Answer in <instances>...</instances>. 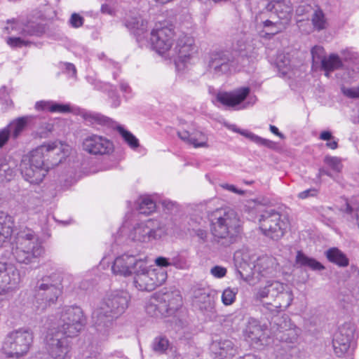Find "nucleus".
<instances>
[{
	"label": "nucleus",
	"instance_id": "nucleus-32",
	"mask_svg": "<svg viewBox=\"0 0 359 359\" xmlns=\"http://www.w3.org/2000/svg\"><path fill=\"white\" fill-rule=\"evenodd\" d=\"M163 299L165 302H167L165 311L169 315L177 311L182 305V297L178 292L165 294Z\"/></svg>",
	"mask_w": 359,
	"mask_h": 359
},
{
	"label": "nucleus",
	"instance_id": "nucleus-12",
	"mask_svg": "<svg viewBox=\"0 0 359 359\" xmlns=\"http://www.w3.org/2000/svg\"><path fill=\"white\" fill-rule=\"evenodd\" d=\"M208 69L216 76L230 74L236 69L234 57L228 50L213 51L209 56Z\"/></svg>",
	"mask_w": 359,
	"mask_h": 359
},
{
	"label": "nucleus",
	"instance_id": "nucleus-45",
	"mask_svg": "<svg viewBox=\"0 0 359 359\" xmlns=\"http://www.w3.org/2000/svg\"><path fill=\"white\" fill-rule=\"evenodd\" d=\"M313 65L320 64L322 60L326 57L325 50L320 46H315L311 50Z\"/></svg>",
	"mask_w": 359,
	"mask_h": 359
},
{
	"label": "nucleus",
	"instance_id": "nucleus-7",
	"mask_svg": "<svg viewBox=\"0 0 359 359\" xmlns=\"http://www.w3.org/2000/svg\"><path fill=\"white\" fill-rule=\"evenodd\" d=\"M62 284L60 276L51 274L39 280L35 286V298L39 303V309H46L48 306L56 302L62 292Z\"/></svg>",
	"mask_w": 359,
	"mask_h": 359
},
{
	"label": "nucleus",
	"instance_id": "nucleus-27",
	"mask_svg": "<svg viewBox=\"0 0 359 359\" xmlns=\"http://www.w3.org/2000/svg\"><path fill=\"white\" fill-rule=\"evenodd\" d=\"M229 129L232 131L239 133L246 138L250 140L254 143L259 146H263L269 149H274L276 147V143L270 140L259 137L253 133L247 130H243L238 128L236 125H231L229 126Z\"/></svg>",
	"mask_w": 359,
	"mask_h": 359
},
{
	"label": "nucleus",
	"instance_id": "nucleus-62",
	"mask_svg": "<svg viewBox=\"0 0 359 359\" xmlns=\"http://www.w3.org/2000/svg\"><path fill=\"white\" fill-rule=\"evenodd\" d=\"M51 101H39L36 102L35 104V108L38 111H50V108L51 106Z\"/></svg>",
	"mask_w": 359,
	"mask_h": 359
},
{
	"label": "nucleus",
	"instance_id": "nucleus-25",
	"mask_svg": "<svg viewBox=\"0 0 359 359\" xmlns=\"http://www.w3.org/2000/svg\"><path fill=\"white\" fill-rule=\"evenodd\" d=\"M210 349L215 355L219 357V359L231 358L238 353V346L232 340L227 339L214 341Z\"/></svg>",
	"mask_w": 359,
	"mask_h": 359
},
{
	"label": "nucleus",
	"instance_id": "nucleus-6",
	"mask_svg": "<svg viewBox=\"0 0 359 359\" xmlns=\"http://www.w3.org/2000/svg\"><path fill=\"white\" fill-rule=\"evenodd\" d=\"M212 222V233L224 246L236 242L241 231V221L233 210L224 211L223 214Z\"/></svg>",
	"mask_w": 359,
	"mask_h": 359
},
{
	"label": "nucleus",
	"instance_id": "nucleus-61",
	"mask_svg": "<svg viewBox=\"0 0 359 359\" xmlns=\"http://www.w3.org/2000/svg\"><path fill=\"white\" fill-rule=\"evenodd\" d=\"M10 136L8 128L0 130V148L8 141Z\"/></svg>",
	"mask_w": 359,
	"mask_h": 359
},
{
	"label": "nucleus",
	"instance_id": "nucleus-8",
	"mask_svg": "<svg viewBox=\"0 0 359 359\" xmlns=\"http://www.w3.org/2000/svg\"><path fill=\"white\" fill-rule=\"evenodd\" d=\"M144 269L134 271L133 285L140 291H152L161 285L167 279V272L164 269H149L147 258L144 260Z\"/></svg>",
	"mask_w": 359,
	"mask_h": 359
},
{
	"label": "nucleus",
	"instance_id": "nucleus-52",
	"mask_svg": "<svg viewBox=\"0 0 359 359\" xmlns=\"http://www.w3.org/2000/svg\"><path fill=\"white\" fill-rule=\"evenodd\" d=\"M69 23L70 26L73 28H79L83 26L84 23V18L76 13H74L72 14Z\"/></svg>",
	"mask_w": 359,
	"mask_h": 359
},
{
	"label": "nucleus",
	"instance_id": "nucleus-54",
	"mask_svg": "<svg viewBox=\"0 0 359 359\" xmlns=\"http://www.w3.org/2000/svg\"><path fill=\"white\" fill-rule=\"evenodd\" d=\"M227 269L226 268L216 265L211 268L210 274L216 278H222L226 275Z\"/></svg>",
	"mask_w": 359,
	"mask_h": 359
},
{
	"label": "nucleus",
	"instance_id": "nucleus-9",
	"mask_svg": "<svg viewBox=\"0 0 359 359\" xmlns=\"http://www.w3.org/2000/svg\"><path fill=\"white\" fill-rule=\"evenodd\" d=\"M259 222L263 234L276 241L284 236L288 226L287 218L275 210L266 211Z\"/></svg>",
	"mask_w": 359,
	"mask_h": 359
},
{
	"label": "nucleus",
	"instance_id": "nucleus-11",
	"mask_svg": "<svg viewBox=\"0 0 359 359\" xmlns=\"http://www.w3.org/2000/svg\"><path fill=\"white\" fill-rule=\"evenodd\" d=\"M165 234V229L156 220L148 219L137 224L130 233V237L135 241L149 242L161 238Z\"/></svg>",
	"mask_w": 359,
	"mask_h": 359
},
{
	"label": "nucleus",
	"instance_id": "nucleus-17",
	"mask_svg": "<svg viewBox=\"0 0 359 359\" xmlns=\"http://www.w3.org/2000/svg\"><path fill=\"white\" fill-rule=\"evenodd\" d=\"M175 33L172 28L157 25L151 32V43L154 49L159 54H163L170 50Z\"/></svg>",
	"mask_w": 359,
	"mask_h": 359
},
{
	"label": "nucleus",
	"instance_id": "nucleus-55",
	"mask_svg": "<svg viewBox=\"0 0 359 359\" xmlns=\"http://www.w3.org/2000/svg\"><path fill=\"white\" fill-rule=\"evenodd\" d=\"M343 94L349 98H359V85L353 88H342Z\"/></svg>",
	"mask_w": 359,
	"mask_h": 359
},
{
	"label": "nucleus",
	"instance_id": "nucleus-23",
	"mask_svg": "<svg viewBox=\"0 0 359 359\" xmlns=\"http://www.w3.org/2000/svg\"><path fill=\"white\" fill-rule=\"evenodd\" d=\"M7 23L9 26L6 27V29L11 34L13 32H15L18 34L24 36H39L44 32L43 26L36 22H27V23H24L19 20H8Z\"/></svg>",
	"mask_w": 359,
	"mask_h": 359
},
{
	"label": "nucleus",
	"instance_id": "nucleus-48",
	"mask_svg": "<svg viewBox=\"0 0 359 359\" xmlns=\"http://www.w3.org/2000/svg\"><path fill=\"white\" fill-rule=\"evenodd\" d=\"M270 288L268 287L267 284L264 287H259L254 290L253 292V299L256 302H261L263 299L267 297L269 294Z\"/></svg>",
	"mask_w": 359,
	"mask_h": 359
},
{
	"label": "nucleus",
	"instance_id": "nucleus-36",
	"mask_svg": "<svg viewBox=\"0 0 359 359\" xmlns=\"http://www.w3.org/2000/svg\"><path fill=\"white\" fill-rule=\"evenodd\" d=\"M8 220L7 215L0 211V246H2L13 233V228Z\"/></svg>",
	"mask_w": 359,
	"mask_h": 359
},
{
	"label": "nucleus",
	"instance_id": "nucleus-13",
	"mask_svg": "<svg viewBox=\"0 0 359 359\" xmlns=\"http://www.w3.org/2000/svg\"><path fill=\"white\" fill-rule=\"evenodd\" d=\"M68 338L50 329L46 337V349L52 358L65 359L69 357L72 345Z\"/></svg>",
	"mask_w": 359,
	"mask_h": 359
},
{
	"label": "nucleus",
	"instance_id": "nucleus-42",
	"mask_svg": "<svg viewBox=\"0 0 359 359\" xmlns=\"http://www.w3.org/2000/svg\"><path fill=\"white\" fill-rule=\"evenodd\" d=\"M116 128L123 140L130 147L135 149L139 147V140L130 131L126 130L121 126H118Z\"/></svg>",
	"mask_w": 359,
	"mask_h": 359
},
{
	"label": "nucleus",
	"instance_id": "nucleus-1",
	"mask_svg": "<svg viewBox=\"0 0 359 359\" xmlns=\"http://www.w3.org/2000/svg\"><path fill=\"white\" fill-rule=\"evenodd\" d=\"M55 143L41 145L22 157L20 165L24 180L31 184H41L50 169L62 161Z\"/></svg>",
	"mask_w": 359,
	"mask_h": 359
},
{
	"label": "nucleus",
	"instance_id": "nucleus-31",
	"mask_svg": "<svg viewBox=\"0 0 359 359\" xmlns=\"http://www.w3.org/2000/svg\"><path fill=\"white\" fill-rule=\"evenodd\" d=\"M295 262L299 266H307L312 271H323L325 267L318 260L313 257L306 256L302 251H298L296 255Z\"/></svg>",
	"mask_w": 359,
	"mask_h": 359
},
{
	"label": "nucleus",
	"instance_id": "nucleus-44",
	"mask_svg": "<svg viewBox=\"0 0 359 359\" xmlns=\"http://www.w3.org/2000/svg\"><path fill=\"white\" fill-rule=\"evenodd\" d=\"M191 144H192L195 148L208 147V137L204 133L201 132L192 133Z\"/></svg>",
	"mask_w": 359,
	"mask_h": 359
},
{
	"label": "nucleus",
	"instance_id": "nucleus-3",
	"mask_svg": "<svg viewBox=\"0 0 359 359\" xmlns=\"http://www.w3.org/2000/svg\"><path fill=\"white\" fill-rule=\"evenodd\" d=\"M12 256L19 264H32L38 262L45 253L41 238L31 229L20 231L12 247Z\"/></svg>",
	"mask_w": 359,
	"mask_h": 359
},
{
	"label": "nucleus",
	"instance_id": "nucleus-63",
	"mask_svg": "<svg viewBox=\"0 0 359 359\" xmlns=\"http://www.w3.org/2000/svg\"><path fill=\"white\" fill-rule=\"evenodd\" d=\"M155 263L158 269H163V267L170 266V258H166L163 257H157L155 260Z\"/></svg>",
	"mask_w": 359,
	"mask_h": 359
},
{
	"label": "nucleus",
	"instance_id": "nucleus-40",
	"mask_svg": "<svg viewBox=\"0 0 359 359\" xmlns=\"http://www.w3.org/2000/svg\"><path fill=\"white\" fill-rule=\"evenodd\" d=\"M311 22L315 30L319 32L327 28V19L324 13L320 8L314 11L312 15Z\"/></svg>",
	"mask_w": 359,
	"mask_h": 359
},
{
	"label": "nucleus",
	"instance_id": "nucleus-43",
	"mask_svg": "<svg viewBox=\"0 0 359 359\" xmlns=\"http://www.w3.org/2000/svg\"><path fill=\"white\" fill-rule=\"evenodd\" d=\"M238 293L237 288L227 287L224 290L222 294V302L225 306L231 305L236 300Z\"/></svg>",
	"mask_w": 359,
	"mask_h": 359
},
{
	"label": "nucleus",
	"instance_id": "nucleus-56",
	"mask_svg": "<svg viewBox=\"0 0 359 359\" xmlns=\"http://www.w3.org/2000/svg\"><path fill=\"white\" fill-rule=\"evenodd\" d=\"M119 86L121 91L124 94L126 99L132 97V89L127 82L123 80L121 81Z\"/></svg>",
	"mask_w": 359,
	"mask_h": 359
},
{
	"label": "nucleus",
	"instance_id": "nucleus-41",
	"mask_svg": "<svg viewBox=\"0 0 359 359\" xmlns=\"http://www.w3.org/2000/svg\"><path fill=\"white\" fill-rule=\"evenodd\" d=\"M27 125V119L25 117H20L11 122L6 128H9V134L13 138H17Z\"/></svg>",
	"mask_w": 359,
	"mask_h": 359
},
{
	"label": "nucleus",
	"instance_id": "nucleus-19",
	"mask_svg": "<svg viewBox=\"0 0 359 359\" xmlns=\"http://www.w3.org/2000/svg\"><path fill=\"white\" fill-rule=\"evenodd\" d=\"M276 323L278 330L277 338L282 342L291 344L290 347L295 346L301 332L300 329L292 323L287 316L277 318Z\"/></svg>",
	"mask_w": 359,
	"mask_h": 359
},
{
	"label": "nucleus",
	"instance_id": "nucleus-53",
	"mask_svg": "<svg viewBox=\"0 0 359 359\" xmlns=\"http://www.w3.org/2000/svg\"><path fill=\"white\" fill-rule=\"evenodd\" d=\"M71 111L70 106L69 104H63L57 102H52L50 108V112H60L66 113Z\"/></svg>",
	"mask_w": 359,
	"mask_h": 359
},
{
	"label": "nucleus",
	"instance_id": "nucleus-10",
	"mask_svg": "<svg viewBox=\"0 0 359 359\" xmlns=\"http://www.w3.org/2000/svg\"><path fill=\"white\" fill-rule=\"evenodd\" d=\"M147 258V256L141 254L124 253L115 259L111 266L112 272L123 276L134 274V271L145 269L144 260Z\"/></svg>",
	"mask_w": 359,
	"mask_h": 359
},
{
	"label": "nucleus",
	"instance_id": "nucleus-18",
	"mask_svg": "<svg viewBox=\"0 0 359 359\" xmlns=\"http://www.w3.org/2000/svg\"><path fill=\"white\" fill-rule=\"evenodd\" d=\"M82 146L85 151L92 155L109 154L114 151L111 141L105 137L95 134L86 137Z\"/></svg>",
	"mask_w": 359,
	"mask_h": 359
},
{
	"label": "nucleus",
	"instance_id": "nucleus-30",
	"mask_svg": "<svg viewBox=\"0 0 359 359\" xmlns=\"http://www.w3.org/2000/svg\"><path fill=\"white\" fill-rule=\"evenodd\" d=\"M271 259L267 257L257 259L253 268L251 269L252 276H258L266 277L273 271Z\"/></svg>",
	"mask_w": 359,
	"mask_h": 359
},
{
	"label": "nucleus",
	"instance_id": "nucleus-5",
	"mask_svg": "<svg viewBox=\"0 0 359 359\" xmlns=\"http://www.w3.org/2000/svg\"><path fill=\"white\" fill-rule=\"evenodd\" d=\"M33 339L34 334L29 328L14 330L6 335L1 351L6 358L20 359L29 351Z\"/></svg>",
	"mask_w": 359,
	"mask_h": 359
},
{
	"label": "nucleus",
	"instance_id": "nucleus-2",
	"mask_svg": "<svg viewBox=\"0 0 359 359\" xmlns=\"http://www.w3.org/2000/svg\"><path fill=\"white\" fill-rule=\"evenodd\" d=\"M130 301L127 291L116 290L107 294L93 309L92 321L100 339L107 338L114 321L126 312Z\"/></svg>",
	"mask_w": 359,
	"mask_h": 359
},
{
	"label": "nucleus",
	"instance_id": "nucleus-58",
	"mask_svg": "<svg viewBox=\"0 0 359 359\" xmlns=\"http://www.w3.org/2000/svg\"><path fill=\"white\" fill-rule=\"evenodd\" d=\"M161 205L164 210H167L168 212H172L173 210L177 209V203L168 199L163 200L161 201Z\"/></svg>",
	"mask_w": 359,
	"mask_h": 359
},
{
	"label": "nucleus",
	"instance_id": "nucleus-39",
	"mask_svg": "<svg viewBox=\"0 0 359 359\" xmlns=\"http://www.w3.org/2000/svg\"><path fill=\"white\" fill-rule=\"evenodd\" d=\"M264 336V332L259 325L250 324L245 330V337L252 343L257 344L262 341Z\"/></svg>",
	"mask_w": 359,
	"mask_h": 359
},
{
	"label": "nucleus",
	"instance_id": "nucleus-60",
	"mask_svg": "<svg viewBox=\"0 0 359 359\" xmlns=\"http://www.w3.org/2000/svg\"><path fill=\"white\" fill-rule=\"evenodd\" d=\"M311 10L312 7L311 5L303 4L297 7L295 12L297 15L301 16L309 13Z\"/></svg>",
	"mask_w": 359,
	"mask_h": 359
},
{
	"label": "nucleus",
	"instance_id": "nucleus-28",
	"mask_svg": "<svg viewBox=\"0 0 359 359\" xmlns=\"http://www.w3.org/2000/svg\"><path fill=\"white\" fill-rule=\"evenodd\" d=\"M325 255L327 260L339 267H346L349 264L347 256L339 248H331L325 251Z\"/></svg>",
	"mask_w": 359,
	"mask_h": 359
},
{
	"label": "nucleus",
	"instance_id": "nucleus-14",
	"mask_svg": "<svg viewBox=\"0 0 359 359\" xmlns=\"http://www.w3.org/2000/svg\"><path fill=\"white\" fill-rule=\"evenodd\" d=\"M173 51L175 54L172 56L175 57L174 60L176 66L178 67L179 63L185 65L196 52L194 39L184 33H180Z\"/></svg>",
	"mask_w": 359,
	"mask_h": 359
},
{
	"label": "nucleus",
	"instance_id": "nucleus-37",
	"mask_svg": "<svg viewBox=\"0 0 359 359\" xmlns=\"http://www.w3.org/2000/svg\"><path fill=\"white\" fill-rule=\"evenodd\" d=\"M344 217L348 220L357 221L359 227V203L353 201L346 202L341 208Z\"/></svg>",
	"mask_w": 359,
	"mask_h": 359
},
{
	"label": "nucleus",
	"instance_id": "nucleus-57",
	"mask_svg": "<svg viewBox=\"0 0 359 359\" xmlns=\"http://www.w3.org/2000/svg\"><path fill=\"white\" fill-rule=\"evenodd\" d=\"M170 266H174L177 269H184L186 262L183 258L177 255L170 258Z\"/></svg>",
	"mask_w": 359,
	"mask_h": 359
},
{
	"label": "nucleus",
	"instance_id": "nucleus-4",
	"mask_svg": "<svg viewBox=\"0 0 359 359\" xmlns=\"http://www.w3.org/2000/svg\"><path fill=\"white\" fill-rule=\"evenodd\" d=\"M55 318L56 321L51 330L69 337L77 336L86 323L83 310L77 306L62 307Z\"/></svg>",
	"mask_w": 359,
	"mask_h": 359
},
{
	"label": "nucleus",
	"instance_id": "nucleus-16",
	"mask_svg": "<svg viewBox=\"0 0 359 359\" xmlns=\"http://www.w3.org/2000/svg\"><path fill=\"white\" fill-rule=\"evenodd\" d=\"M355 327L351 323L341 325L333 338V348L335 353L341 356L346 353L353 342Z\"/></svg>",
	"mask_w": 359,
	"mask_h": 359
},
{
	"label": "nucleus",
	"instance_id": "nucleus-64",
	"mask_svg": "<svg viewBox=\"0 0 359 359\" xmlns=\"http://www.w3.org/2000/svg\"><path fill=\"white\" fill-rule=\"evenodd\" d=\"M324 175H327L331 178H333V175H332V173L327 170V169H325L324 168H321L318 170V172L316 175V182H320L321 181V177Z\"/></svg>",
	"mask_w": 359,
	"mask_h": 359
},
{
	"label": "nucleus",
	"instance_id": "nucleus-38",
	"mask_svg": "<svg viewBox=\"0 0 359 359\" xmlns=\"http://www.w3.org/2000/svg\"><path fill=\"white\" fill-rule=\"evenodd\" d=\"M151 349L156 353L164 354L168 350L171 349V344L166 337L159 335L153 339Z\"/></svg>",
	"mask_w": 359,
	"mask_h": 359
},
{
	"label": "nucleus",
	"instance_id": "nucleus-59",
	"mask_svg": "<svg viewBox=\"0 0 359 359\" xmlns=\"http://www.w3.org/2000/svg\"><path fill=\"white\" fill-rule=\"evenodd\" d=\"M318 191L315 188L304 190L298 194V198L301 199H306L309 197H313L317 196Z\"/></svg>",
	"mask_w": 359,
	"mask_h": 359
},
{
	"label": "nucleus",
	"instance_id": "nucleus-20",
	"mask_svg": "<svg viewBox=\"0 0 359 359\" xmlns=\"http://www.w3.org/2000/svg\"><path fill=\"white\" fill-rule=\"evenodd\" d=\"M20 282L18 269L12 264L0 262V294L16 287Z\"/></svg>",
	"mask_w": 359,
	"mask_h": 359
},
{
	"label": "nucleus",
	"instance_id": "nucleus-22",
	"mask_svg": "<svg viewBox=\"0 0 359 359\" xmlns=\"http://www.w3.org/2000/svg\"><path fill=\"white\" fill-rule=\"evenodd\" d=\"M263 10L271 15H274L277 19L287 25L292 19L293 8L290 1L273 0L269 2Z\"/></svg>",
	"mask_w": 359,
	"mask_h": 359
},
{
	"label": "nucleus",
	"instance_id": "nucleus-47",
	"mask_svg": "<svg viewBox=\"0 0 359 359\" xmlns=\"http://www.w3.org/2000/svg\"><path fill=\"white\" fill-rule=\"evenodd\" d=\"M341 54L345 62H351L355 64L359 62V54L351 49L346 48L343 50Z\"/></svg>",
	"mask_w": 359,
	"mask_h": 359
},
{
	"label": "nucleus",
	"instance_id": "nucleus-24",
	"mask_svg": "<svg viewBox=\"0 0 359 359\" xmlns=\"http://www.w3.org/2000/svg\"><path fill=\"white\" fill-rule=\"evenodd\" d=\"M250 92L249 87H242L231 93H219L216 99L226 107H235L246 99Z\"/></svg>",
	"mask_w": 359,
	"mask_h": 359
},
{
	"label": "nucleus",
	"instance_id": "nucleus-50",
	"mask_svg": "<svg viewBox=\"0 0 359 359\" xmlns=\"http://www.w3.org/2000/svg\"><path fill=\"white\" fill-rule=\"evenodd\" d=\"M6 43L12 48H22L29 44L27 41L22 39L20 37H8Z\"/></svg>",
	"mask_w": 359,
	"mask_h": 359
},
{
	"label": "nucleus",
	"instance_id": "nucleus-33",
	"mask_svg": "<svg viewBox=\"0 0 359 359\" xmlns=\"http://www.w3.org/2000/svg\"><path fill=\"white\" fill-rule=\"evenodd\" d=\"M156 208V203L152 196L144 195L137 201V210L140 214L149 215Z\"/></svg>",
	"mask_w": 359,
	"mask_h": 359
},
{
	"label": "nucleus",
	"instance_id": "nucleus-29",
	"mask_svg": "<svg viewBox=\"0 0 359 359\" xmlns=\"http://www.w3.org/2000/svg\"><path fill=\"white\" fill-rule=\"evenodd\" d=\"M320 66L321 69L325 72V75L329 76L330 72L343 68L344 64L337 54L332 53L322 60Z\"/></svg>",
	"mask_w": 359,
	"mask_h": 359
},
{
	"label": "nucleus",
	"instance_id": "nucleus-46",
	"mask_svg": "<svg viewBox=\"0 0 359 359\" xmlns=\"http://www.w3.org/2000/svg\"><path fill=\"white\" fill-rule=\"evenodd\" d=\"M241 51V57L244 60L245 57L247 58L249 62H252L255 59L257 58V53L254 48H251V46L248 45L243 48L241 46L240 48Z\"/></svg>",
	"mask_w": 359,
	"mask_h": 359
},
{
	"label": "nucleus",
	"instance_id": "nucleus-26",
	"mask_svg": "<svg viewBox=\"0 0 359 359\" xmlns=\"http://www.w3.org/2000/svg\"><path fill=\"white\" fill-rule=\"evenodd\" d=\"M80 116L88 126H113L114 124L111 118L98 112L83 110L80 112Z\"/></svg>",
	"mask_w": 359,
	"mask_h": 359
},
{
	"label": "nucleus",
	"instance_id": "nucleus-51",
	"mask_svg": "<svg viewBox=\"0 0 359 359\" xmlns=\"http://www.w3.org/2000/svg\"><path fill=\"white\" fill-rule=\"evenodd\" d=\"M60 67L63 73L67 74L69 77H76V69L74 64L70 62H61Z\"/></svg>",
	"mask_w": 359,
	"mask_h": 359
},
{
	"label": "nucleus",
	"instance_id": "nucleus-35",
	"mask_svg": "<svg viewBox=\"0 0 359 359\" xmlns=\"http://www.w3.org/2000/svg\"><path fill=\"white\" fill-rule=\"evenodd\" d=\"M124 25L127 29L137 36H140L146 30V26L141 17H129L126 18Z\"/></svg>",
	"mask_w": 359,
	"mask_h": 359
},
{
	"label": "nucleus",
	"instance_id": "nucleus-21",
	"mask_svg": "<svg viewBox=\"0 0 359 359\" xmlns=\"http://www.w3.org/2000/svg\"><path fill=\"white\" fill-rule=\"evenodd\" d=\"M255 18L257 21L260 20L263 28L266 29L261 32L262 36L265 39H271L276 34L281 32L286 27L280 20L277 19V17L264 10L257 14Z\"/></svg>",
	"mask_w": 359,
	"mask_h": 359
},
{
	"label": "nucleus",
	"instance_id": "nucleus-34",
	"mask_svg": "<svg viewBox=\"0 0 359 359\" xmlns=\"http://www.w3.org/2000/svg\"><path fill=\"white\" fill-rule=\"evenodd\" d=\"M268 287L270 288L269 294H271V296H278V298L284 297L285 296L287 297V302L284 306V307H288L292 301V293L291 292H283L284 290V285L278 281H267L266 283Z\"/></svg>",
	"mask_w": 359,
	"mask_h": 359
},
{
	"label": "nucleus",
	"instance_id": "nucleus-49",
	"mask_svg": "<svg viewBox=\"0 0 359 359\" xmlns=\"http://www.w3.org/2000/svg\"><path fill=\"white\" fill-rule=\"evenodd\" d=\"M325 163L328 165L334 171L339 172L341 170L342 165L340 160L334 156H326L324 160Z\"/></svg>",
	"mask_w": 359,
	"mask_h": 359
},
{
	"label": "nucleus",
	"instance_id": "nucleus-15",
	"mask_svg": "<svg viewBox=\"0 0 359 359\" xmlns=\"http://www.w3.org/2000/svg\"><path fill=\"white\" fill-rule=\"evenodd\" d=\"M216 292L208 287H195L192 292V305L206 315L215 313Z\"/></svg>",
	"mask_w": 359,
	"mask_h": 359
}]
</instances>
